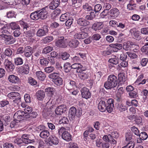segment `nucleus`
Here are the masks:
<instances>
[{"instance_id": "1", "label": "nucleus", "mask_w": 148, "mask_h": 148, "mask_svg": "<svg viewBox=\"0 0 148 148\" xmlns=\"http://www.w3.org/2000/svg\"><path fill=\"white\" fill-rule=\"evenodd\" d=\"M118 84L117 77L114 75H110L108 76L107 81L104 84V86L107 89H111L115 87Z\"/></svg>"}, {"instance_id": "2", "label": "nucleus", "mask_w": 148, "mask_h": 148, "mask_svg": "<svg viewBox=\"0 0 148 148\" xmlns=\"http://www.w3.org/2000/svg\"><path fill=\"white\" fill-rule=\"evenodd\" d=\"M32 108L29 106L26 107L24 109V111L21 110H19L17 111L14 114L13 118L15 119L19 120H22L25 118V115L27 114L29 115L30 113L32 112Z\"/></svg>"}, {"instance_id": "3", "label": "nucleus", "mask_w": 148, "mask_h": 148, "mask_svg": "<svg viewBox=\"0 0 148 148\" xmlns=\"http://www.w3.org/2000/svg\"><path fill=\"white\" fill-rule=\"evenodd\" d=\"M102 139L104 141L101 145L103 148H109L110 146L109 143L111 145H116L117 141L115 139H113L112 138L110 134L103 136Z\"/></svg>"}, {"instance_id": "4", "label": "nucleus", "mask_w": 148, "mask_h": 148, "mask_svg": "<svg viewBox=\"0 0 148 148\" xmlns=\"http://www.w3.org/2000/svg\"><path fill=\"white\" fill-rule=\"evenodd\" d=\"M7 97L10 99H13L12 103L15 106H18L21 102L20 94L16 92H11L8 93Z\"/></svg>"}, {"instance_id": "5", "label": "nucleus", "mask_w": 148, "mask_h": 148, "mask_svg": "<svg viewBox=\"0 0 148 148\" xmlns=\"http://www.w3.org/2000/svg\"><path fill=\"white\" fill-rule=\"evenodd\" d=\"M80 30L81 32L75 34L74 36V38L75 39H81L87 37L88 35L87 31H88V29L87 28H83V27H81Z\"/></svg>"}, {"instance_id": "6", "label": "nucleus", "mask_w": 148, "mask_h": 148, "mask_svg": "<svg viewBox=\"0 0 148 148\" xmlns=\"http://www.w3.org/2000/svg\"><path fill=\"white\" fill-rule=\"evenodd\" d=\"M4 66L5 70L9 73L13 72L15 68L14 64L8 59L5 60Z\"/></svg>"}, {"instance_id": "7", "label": "nucleus", "mask_w": 148, "mask_h": 148, "mask_svg": "<svg viewBox=\"0 0 148 148\" xmlns=\"http://www.w3.org/2000/svg\"><path fill=\"white\" fill-rule=\"evenodd\" d=\"M49 32L48 27L47 25H44L41 28L38 29L36 33L37 37H41L46 35Z\"/></svg>"}, {"instance_id": "8", "label": "nucleus", "mask_w": 148, "mask_h": 148, "mask_svg": "<svg viewBox=\"0 0 148 148\" xmlns=\"http://www.w3.org/2000/svg\"><path fill=\"white\" fill-rule=\"evenodd\" d=\"M0 107L3 108L7 112H10L11 110L12 106L9 101L7 99H3L0 101Z\"/></svg>"}, {"instance_id": "9", "label": "nucleus", "mask_w": 148, "mask_h": 148, "mask_svg": "<svg viewBox=\"0 0 148 148\" xmlns=\"http://www.w3.org/2000/svg\"><path fill=\"white\" fill-rule=\"evenodd\" d=\"M29 63L28 62H26L23 66L18 69V72L19 73L27 75L29 73Z\"/></svg>"}, {"instance_id": "10", "label": "nucleus", "mask_w": 148, "mask_h": 148, "mask_svg": "<svg viewBox=\"0 0 148 148\" xmlns=\"http://www.w3.org/2000/svg\"><path fill=\"white\" fill-rule=\"evenodd\" d=\"M46 141L47 142V144L50 146L53 145H56L59 143L58 139L53 135L50 136Z\"/></svg>"}, {"instance_id": "11", "label": "nucleus", "mask_w": 148, "mask_h": 148, "mask_svg": "<svg viewBox=\"0 0 148 148\" xmlns=\"http://www.w3.org/2000/svg\"><path fill=\"white\" fill-rule=\"evenodd\" d=\"M114 100L112 98L108 99L107 101L106 106V110L109 113H111L113 110Z\"/></svg>"}, {"instance_id": "12", "label": "nucleus", "mask_w": 148, "mask_h": 148, "mask_svg": "<svg viewBox=\"0 0 148 148\" xmlns=\"http://www.w3.org/2000/svg\"><path fill=\"white\" fill-rule=\"evenodd\" d=\"M39 18L42 20H45L47 18L48 16V12L45 8L38 10Z\"/></svg>"}, {"instance_id": "13", "label": "nucleus", "mask_w": 148, "mask_h": 148, "mask_svg": "<svg viewBox=\"0 0 148 148\" xmlns=\"http://www.w3.org/2000/svg\"><path fill=\"white\" fill-rule=\"evenodd\" d=\"M66 39L64 38L63 36L59 37V39L56 42V45L62 48H64L66 47L65 43V41Z\"/></svg>"}, {"instance_id": "14", "label": "nucleus", "mask_w": 148, "mask_h": 148, "mask_svg": "<svg viewBox=\"0 0 148 148\" xmlns=\"http://www.w3.org/2000/svg\"><path fill=\"white\" fill-rule=\"evenodd\" d=\"M81 95L83 98L88 99L90 98L91 94L89 90L86 87H84L81 90Z\"/></svg>"}, {"instance_id": "15", "label": "nucleus", "mask_w": 148, "mask_h": 148, "mask_svg": "<svg viewBox=\"0 0 148 148\" xmlns=\"http://www.w3.org/2000/svg\"><path fill=\"white\" fill-rule=\"evenodd\" d=\"M77 23L78 25L82 26L81 27L84 28H86V27L89 25L90 22L84 18H81L77 20Z\"/></svg>"}, {"instance_id": "16", "label": "nucleus", "mask_w": 148, "mask_h": 148, "mask_svg": "<svg viewBox=\"0 0 148 148\" xmlns=\"http://www.w3.org/2000/svg\"><path fill=\"white\" fill-rule=\"evenodd\" d=\"M8 79L9 82L14 84H18L21 82L20 79L18 76L13 75H9Z\"/></svg>"}, {"instance_id": "17", "label": "nucleus", "mask_w": 148, "mask_h": 148, "mask_svg": "<svg viewBox=\"0 0 148 148\" xmlns=\"http://www.w3.org/2000/svg\"><path fill=\"white\" fill-rule=\"evenodd\" d=\"M66 106L62 105L58 106L55 110V113L58 115H61L66 111Z\"/></svg>"}, {"instance_id": "18", "label": "nucleus", "mask_w": 148, "mask_h": 148, "mask_svg": "<svg viewBox=\"0 0 148 148\" xmlns=\"http://www.w3.org/2000/svg\"><path fill=\"white\" fill-rule=\"evenodd\" d=\"M82 70H81V72L78 74L79 77V78L82 80H85L87 78L89 77V73L85 70L86 68L84 67L82 69Z\"/></svg>"}, {"instance_id": "19", "label": "nucleus", "mask_w": 148, "mask_h": 148, "mask_svg": "<svg viewBox=\"0 0 148 148\" xmlns=\"http://www.w3.org/2000/svg\"><path fill=\"white\" fill-rule=\"evenodd\" d=\"M103 23L102 22H97L94 23L92 25V28L95 31L101 30L103 27Z\"/></svg>"}, {"instance_id": "20", "label": "nucleus", "mask_w": 148, "mask_h": 148, "mask_svg": "<svg viewBox=\"0 0 148 148\" xmlns=\"http://www.w3.org/2000/svg\"><path fill=\"white\" fill-rule=\"evenodd\" d=\"M76 112L77 109L75 107L73 106L70 108L68 115L70 120H73L75 118Z\"/></svg>"}, {"instance_id": "21", "label": "nucleus", "mask_w": 148, "mask_h": 148, "mask_svg": "<svg viewBox=\"0 0 148 148\" xmlns=\"http://www.w3.org/2000/svg\"><path fill=\"white\" fill-rule=\"evenodd\" d=\"M119 14V10L116 8H114L110 10L109 12V14L112 17H116Z\"/></svg>"}, {"instance_id": "22", "label": "nucleus", "mask_w": 148, "mask_h": 148, "mask_svg": "<svg viewBox=\"0 0 148 148\" xmlns=\"http://www.w3.org/2000/svg\"><path fill=\"white\" fill-rule=\"evenodd\" d=\"M106 105L105 101L101 100L98 104V107L99 110L101 112H104L106 110Z\"/></svg>"}, {"instance_id": "23", "label": "nucleus", "mask_w": 148, "mask_h": 148, "mask_svg": "<svg viewBox=\"0 0 148 148\" xmlns=\"http://www.w3.org/2000/svg\"><path fill=\"white\" fill-rule=\"evenodd\" d=\"M24 52L25 56L27 57H30L33 53L32 48L30 46H27L25 47Z\"/></svg>"}, {"instance_id": "24", "label": "nucleus", "mask_w": 148, "mask_h": 148, "mask_svg": "<svg viewBox=\"0 0 148 148\" xmlns=\"http://www.w3.org/2000/svg\"><path fill=\"white\" fill-rule=\"evenodd\" d=\"M36 76L41 81H43L46 77L45 75L41 71H38L36 72Z\"/></svg>"}, {"instance_id": "25", "label": "nucleus", "mask_w": 148, "mask_h": 148, "mask_svg": "<svg viewBox=\"0 0 148 148\" xmlns=\"http://www.w3.org/2000/svg\"><path fill=\"white\" fill-rule=\"evenodd\" d=\"M118 56H114V58L110 59L108 60L109 62L111 63L109 65V66H114V65H116L119 62Z\"/></svg>"}, {"instance_id": "26", "label": "nucleus", "mask_w": 148, "mask_h": 148, "mask_svg": "<svg viewBox=\"0 0 148 148\" xmlns=\"http://www.w3.org/2000/svg\"><path fill=\"white\" fill-rule=\"evenodd\" d=\"M39 135L41 138L47 140L50 136V133L48 130H46L42 132H40Z\"/></svg>"}, {"instance_id": "27", "label": "nucleus", "mask_w": 148, "mask_h": 148, "mask_svg": "<svg viewBox=\"0 0 148 148\" xmlns=\"http://www.w3.org/2000/svg\"><path fill=\"white\" fill-rule=\"evenodd\" d=\"M118 25L117 27L119 30L121 32H124L125 30H126L127 27L124 22L118 21Z\"/></svg>"}, {"instance_id": "28", "label": "nucleus", "mask_w": 148, "mask_h": 148, "mask_svg": "<svg viewBox=\"0 0 148 148\" xmlns=\"http://www.w3.org/2000/svg\"><path fill=\"white\" fill-rule=\"evenodd\" d=\"M136 4L135 3L133 0H130L127 5V9L130 10H133L136 9Z\"/></svg>"}, {"instance_id": "29", "label": "nucleus", "mask_w": 148, "mask_h": 148, "mask_svg": "<svg viewBox=\"0 0 148 148\" xmlns=\"http://www.w3.org/2000/svg\"><path fill=\"white\" fill-rule=\"evenodd\" d=\"M79 41L74 39L71 40L68 43L69 46L70 47L72 48H75L77 47L79 44Z\"/></svg>"}, {"instance_id": "30", "label": "nucleus", "mask_w": 148, "mask_h": 148, "mask_svg": "<svg viewBox=\"0 0 148 148\" xmlns=\"http://www.w3.org/2000/svg\"><path fill=\"white\" fill-rule=\"evenodd\" d=\"M62 137L64 140L69 141L72 140V136L67 131L65 132L62 136Z\"/></svg>"}, {"instance_id": "31", "label": "nucleus", "mask_w": 148, "mask_h": 148, "mask_svg": "<svg viewBox=\"0 0 148 148\" xmlns=\"http://www.w3.org/2000/svg\"><path fill=\"white\" fill-rule=\"evenodd\" d=\"M76 86L75 82L73 81H68L67 83H66V87L68 90H71L74 88Z\"/></svg>"}, {"instance_id": "32", "label": "nucleus", "mask_w": 148, "mask_h": 148, "mask_svg": "<svg viewBox=\"0 0 148 148\" xmlns=\"http://www.w3.org/2000/svg\"><path fill=\"white\" fill-rule=\"evenodd\" d=\"M18 23L23 28L24 31L28 30L29 29L30 26L27 23L24 22L23 21H20L18 22Z\"/></svg>"}, {"instance_id": "33", "label": "nucleus", "mask_w": 148, "mask_h": 148, "mask_svg": "<svg viewBox=\"0 0 148 148\" xmlns=\"http://www.w3.org/2000/svg\"><path fill=\"white\" fill-rule=\"evenodd\" d=\"M83 67L82 65L78 63H75L71 65V69H76L77 72H81V70H82Z\"/></svg>"}, {"instance_id": "34", "label": "nucleus", "mask_w": 148, "mask_h": 148, "mask_svg": "<svg viewBox=\"0 0 148 148\" xmlns=\"http://www.w3.org/2000/svg\"><path fill=\"white\" fill-rule=\"evenodd\" d=\"M7 29V25H5L0 29V31L1 33V34H0L1 37H2L3 36H5V35H7L9 34V32Z\"/></svg>"}, {"instance_id": "35", "label": "nucleus", "mask_w": 148, "mask_h": 148, "mask_svg": "<svg viewBox=\"0 0 148 148\" xmlns=\"http://www.w3.org/2000/svg\"><path fill=\"white\" fill-rule=\"evenodd\" d=\"M45 93L43 90L38 91L36 93V96L37 99L39 100H42L44 98Z\"/></svg>"}, {"instance_id": "36", "label": "nucleus", "mask_w": 148, "mask_h": 148, "mask_svg": "<svg viewBox=\"0 0 148 148\" xmlns=\"http://www.w3.org/2000/svg\"><path fill=\"white\" fill-rule=\"evenodd\" d=\"M38 11V10H37L31 14L30 17L31 19L34 20H37L40 19Z\"/></svg>"}, {"instance_id": "37", "label": "nucleus", "mask_w": 148, "mask_h": 148, "mask_svg": "<svg viewBox=\"0 0 148 148\" xmlns=\"http://www.w3.org/2000/svg\"><path fill=\"white\" fill-rule=\"evenodd\" d=\"M18 22L17 23L16 22H11L10 24V27L12 30L21 29V28Z\"/></svg>"}, {"instance_id": "38", "label": "nucleus", "mask_w": 148, "mask_h": 148, "mask_svg": "<svg viewBox=\"0 0 148 148\" xmlns=\"http://www.w3.org/2000/svg\"><path fill=\"white\" fill-rule=\"evenodd\" d=\"M49 62L48 59L46 58H43L40 59V63L41 66H47L49 64Z\"/></svg>"}, {"instance_id": "39", "label": "nucleus", "mask_w": 148, "mask_h": 148, "mask_svg": "<svg viewBox=\"0 0 148 148\" xmlns=\"http://www.w3.org/2000/svg\"><path fill=\"white\" fill-rule=\"evenodd\" d=\"M53 40V38L52 36H48L43 38L42 40V42L44 44H47L52 41Z\"/></svg>"}, {"instance_id": "40", "label": "nucleus", "mask_w": 148, "mask_h": 148, "mask_svg": "<svg viewBox=\"0 0 148 148\" xmlns=\"http://www.w3.org/2000/svg\"><path fill=\"white\" fill-rule=\"evenodd\" d=\"M45 92L51 96H52L55 92V89L53 87H48L45 89Z\"/></svg>"}, {"instance_id": "41", "label": "nucleus", "mask_w": 148, "mask_h": 148, "mask_svg": "<svg viewBox=\"0 0 148 148\" xmlns=\"http://www.w3.org/2000/svg\"><path fill=\"white\" fill-rule=\"evenodd\" d=\"M14 118V119L13 121L11 122L10 125H8V126H9L11 128L17 127L18 125V123L21 120H19L18 121V120L15 119Z\"/></svg>"}, {"instance_id": "42", "label": "nucleus", "mask_w": 148, "mask_h": 148, "mask_svg": "<svg viewBox=\"0 0 148 148\" xmlns=\"http://www.w3.org/2000/svg\"><path fill=\"white\" fill-rule=\"evenodd\" d=\"M72 2V6L76 8L80 7L81 2L82 0H71Z\"/></svg>"}, {"instance_id": "43", "label": "nucleus", "mask_w": 148, "mask_h": 148, "mask_svg": "<svg viewBox=\"0 0 148 148\" xmlns=\"http://www.w3.org/2000/svg\"><path fill=\"white\" fill-rule=\"evenodd\" d=\"M109 46L111 47L117 49L118 50L121 49L122 48V44L120 43H111Z\"/></svg>"}, {"instance_id": "44", "label": "nucleus", "mask_w": 148, "mask_h": 148, "mask_svg": "<svg viewBox=\"0 0 148 148\" xmlns=\"http://www.w3.org/2000/svg\"><path fill=\"white\" fill-rule=\"evenodd\" d=\"M64 67L65 72L68 73L71 70V64L69 62H66L64 64Z\"/></svg>"}, {"instance_id": "45", "label": "nucleus", "mask_w": 148, "mask_h": 148, "mask_svg": "<svg viewBox=\"0 0 148 148\" xmlns=\"http://www.w3.org/2000/svg\"><path fill=\"white\" fill-rule=\"evenodd\" d=\"M118 79L119 80V84H124V82L125 81V78L124 75L121 73L119 74L118 75Z\"/></svg>"}, {"instance_id": "46", "label": "nucleus", "mask_w": 148, "mask_h": 148, "mask_svg": "<svg viewBox=\"0 0 148 148\" xmlns=\"http://www.w3.org/2000/svg\"><path fill=\"white\" fill-rule=\"evenodd\" d=\"M59 76V74L58 73H53L49 75L48 77L52 79V81L53 82L56 80Z\"/></svg>"}, {"instance_id": "47", "label": "nucleus", "mask_w": 148, "mask_h": 148, "mask_svg": "<svg viewBox=\"0 0 148 148\" xmlns=\"http://www.w3.org/2000/svg\"><path fill=\"white\" fill-rule=\"evenodd\" d=\"M117 108L120 112H122L127 110V106L123 104H118Z\"/></svg>"}, {"instance_id": "48", "label": "nucleus", "mask_w": 148, "mask_h": 148, "mask_svg": "<svg viewBox=\"0 0 148 148\" xmlns=\"http://www.w3.org/2000/svg\"><path fill=\"white\" fill-rule=\"evenodd\" d=\"M83 9L87 11H93L92 7L90 6V4L86 3L83 5Z\"/></svg>"}, {"instance_id": "49", "label": "nucleus", "mask_w": 148, "mask_h": 148, "mask_svg": "<svg viewBox=\"0 0 148 148\" xmlns=\"http://www.w3.org/2000/svg\"><path fill=\"white\" fill-rule=\"evenodd\" d=\"M23 59L20 57H17L14 59V63L16 65H21L23 64Z\"/></svg>"}, {"instance_id": "50", "label": "nucleus", "mask_w": 148, "mask_h": 148, "mask_svg": "<svg viewBox=\"0 0 148 148\" xmlns=\"http://www.w3.org/2000/svg\"><path fill=\"white\" fill-rule=\"evenodd\" d=\"M38 115V114L37 112H31L29 115L27 114L25 115V118H29L30 117L31 118H36L37 117Z\"/></svg>"}, {"instance_id": "51", "label": "nucleus", "mask_w": 148, "mask_h": 148, "mask_svg": "<svg viewBox=\"0 0 148 148\" xmlns=\"http://www.w3.org/2000/svg\"><path fill=\"white\" fill-rule=\"evenodd\" d=\"M53 82L57 86H60L63 84V79L59 76Z\"/></svg>"}, {"instance_id": "52", "label": "nucleus", "mask_w": 148, "mask_h": 148, "mask_svg": "<svg viewBox=\"0 0 148 148\" xmlns=\"http://www.w3.org/2000/svg\"><path fill=\"white\" fill-rule=\"evenodd\" d=\"M70 55L67 52H65L62 53L60 56V58L63 60H67L69 57Z\"/></svg>"}, {"instance_id": "53", "label": "nucleus", "mask_w": 148, "mask_h": 148, "mask_svg": "<svg viewBox=\"0 0 148 148\" xmlns=\"http://www.w3.org/2000/svg\"><path fill=\"white\" fill-rule=\"evenodd\" d=\"M53 47L50 46H48L45 47L43 49L42 53L47 54L53 50Z\"/></svg>"}, {"instance_id": "54", "label": "nucleus", "mask_w": 148, "mask_h": 148, "mask_svg": "<svg viewBox=\"0 0 148 148\" xmlns=\"http://www.w3.org/2000/svg\"><path fill=\"white\" fill-rule=\"evenodd\" d=\"M15 12L13 10L7 12L6 16L8 18L15 17Z\"/></svg>"}, {"instance_id": "55", "label": "nucleus", "mask_w": 148, "mask_h": 148, "mask_svg": "<svg viewBox=\"0 0 148 148\" xmlns=\"http://www.w3.org/2000/svg\"><path fill=\"white\" fill-rule=\"evenodd\" d=\"M69 121L66 117H61L59 121V123L60 124H68L69 123Z\"/></svg>"}, {"instance_id": "56", "label": "nucleus", "mask_w": 148, "mask_h": 148, "mask_svg": "<svg viewBox=\"0 0 148 148\" xmlns=\"http://www.w3.org/2000/svg\"><path fill=\"white\" fill-rule=\"evenodd\" d=\"M139 137L143 140L146 139L148 138V135L147 133L145 132H141L138 135Z\"/></svg>"}, {"instance_id": "57", "label": "nucleus", "mask_w": 148, "mask_h": 148, "mask_svg": "<svg viewBox=\"0 0 148 148\" xmlns=\"http://www.w3.org/2000/svg\"><path fill=\"white\" fill-rule=\"evenodd\" d=\"M73 21V18L69 19L64 23V24L65 23L66 26L67 27V28H69L72 24Z\"/></svg>"}, {"instance_id": "58", "label": "nucleus", "mask_w": 148, "mask_h": 148, "mask_svg": "<svg viewBox=\"0 0 148 148\" xmlns=\"http://www.w3.org/2000/svg\"><path fill=\"white\" fill-rule=\"evenodd\" d=\"M24 34L26 37L28 38H30L34 34L33 32L31 30H29L28 31H25L24 32Z\"/></svg>"}, {"instance_id": "59", "label": "nucleus", "mask_w": 148, "mask_h": 148, "mask_svg": "<svg viewBox=\"0 0 148 148\" xmlns=\"http://www.w3.org/2000/svg\"><path fill=\"white\" fill-rule=\"evenodd\" d=\"M102 8L101 5L100 4H97L95 5L93 11L96 13H99Z\"/></svg>"}, {"instance_id": "60", "label": "nucleus", "mask_w": 148, "mask_h": 148, "mask_svg": "<svg viewBox=\"0 0 148 148\" xmlns=\"http://www.w3.org/2000/svg\"><path fill=\"white\" fill-rule=\"evenodd\" d=\"M128 64L127 62L125 61H122L120 64L118 65L117 69L120 70L121 68V66L123 67H125L128 66Z\"/></svg>"}, {"instance_id": "61", "label": "nucleus", "mask_w": 148, "mask_h": 148, "mask_svg": "<svg viewBox=\"0 0 148 148\" xmlns=\"http://www.w3.org/2000/svg\"><path fill=\"white\" fill-rule=\"evenodd\" d=\"M135 143L133 142H128L125 146L123 147L122 148H134Z\"/></svg>"}, {"instance_id": "62", "label": "nucleus", "mask_w": 148, "mask_h": 148, "mask_svg": "<svg viewBox=\"0 0 148 148\" xmlns=\"http://www.w3.org/2000/svg\"><path fill=\"white\" fill-rule=\"evenodd\" d=\"M28 82L32 86L36 85L37 83L36 81L32 77H29L28 78Z\"/></svg>"}, {"instance_id": "63", "label": "nucleus", "mask_w": 148, "mask_h": 148, "mask_svg": "<svg viewBox=\"0 0 148 148\" xmlns=\"http://www.w3.org/2000/svg\"><path fill=\"white\" fill-rule=\"evenodd\" d=\"M14 143L18 145L19 146H21L23 145V142L22 141V139L21 138H16L14 140Z\"/></svg>"}, {"instance_id": "64", "label": "nucleus", "mask_w": 148, "mask_h": 148, "mask_svg": "<svg viewBox=\"0 0 148 148\" xmlns=\"http://www.w3.org/2000/svg\"><path fill=\"white\" fill-rule=\"evenodd\" d=\"M3 148H14L13 145L11 143H5L3 145Z\"/></svg>"}]
</instances>
